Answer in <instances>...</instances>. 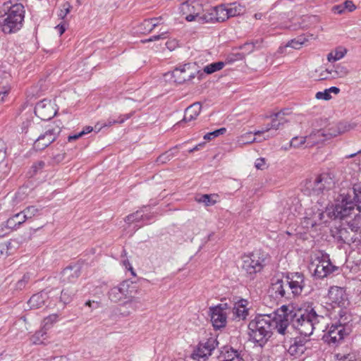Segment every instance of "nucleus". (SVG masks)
Masks as SVG:
<instances>
[{"label": "nucleus", "mask_w": 361, "mask_h": 361, "mask_svg": "<svg viewBox=\"0 0 361 361\" xmlns=\"http://www.w3.org/2000/svg\"><path fill=\"white\" fill-rule=\"evenodd\" d=\"M279 312L281 313L283 321L287 320V328L291 324L299 334L306 337L311 336L314 331H325L324 317L317 314L313 308L294 310L292 307L282 305Z\"/></svg>", "instance_id": "nucleus-1"}, {"label": "nucleus", "mask_w": 361, "mask_h": 361, "mask_svg": "<svg viewBox=\"0 0 361 361\" xmlns=\"http://www.w3.org/2000/svg\"><path fill=\"white\" fill-rule=\"evenodd\" d=\"M286 321L282 320L279 310L273 314L258 315L249 322L250 339L262 346L271 338L274 329L281 335L287 333Z\"/></svg>", "instance_id": "nucleus-2"}, {"label": "nucleus", "mask_w": 361, "mask_h": 361, "mask_svg": "<svg viewBox=\"0 0 361 361\" xmlns=\"http://www.w3.org/2000/svg\"><path fill=\"white\" fill-rule=\"evenodd\" d=\"M0 16V25L4 33L10 34L19 30L24 19V7L12 1L3 4Z\"/></svg>", "instance_id": "nucleus-3"}, {"label": "nucleus", "mask_w": 361, "mask_h": 361, "mask_svg": "<svg viewBox=\"0 0 361 361\" xmlns=\"http://www.w3.org/2000/svg\"><path fill=\"white\" fill-rule=\"evenodd\" d=\"M355 202L361 208V183H356L351 188H342L336 198L334 214L337 218L343 219L348 216L355 209Z\"/></svg>", "instance_id": "nucleus-4"}, {"label": "nucleus", "mask_w": 361, "mask_h": 361, "mask_svg": "<svg viewBox=\"0 0 361 361\" xmlns=\"http://www.w3.org/2000/svg\"><path fill=\"white\" fill-rule=\"evenodd\" d=\"M335 186L334 176L331 173H322L306 180L303 191L310 196H321L322 204L326 205L329 192Z\"/></svg>", "instance_id": "nucleus-5"}, {"label": "nucleus", "mask_w": 361, "mask_h": 361, "mask_svg": "<svg viewBox=\"0 0 361 361\" xmlns=\"http://www.w3.org/2000/svg\"><path fill=\"white\" fill-rule=\"evenodd\" d=\"M199 73L195 64L185 63L180 65L171 72V78L176 84H191Z\"/></svg>", "instance_id": "nucleus-6"}, {"label": "nucleus", "mask_w": 361, "mask_h": 361, "mask_svg": "<svg viewBox=\"0 0 361 361\" xmlns=\"http://www.w3.org/2000/svg\"><path fill=\"white\" fill-rule=\"evenodd\" d=\"M138 290L133 283L123 281L118 286L113 287L109 291V298L114 302L124 301L132 294L137 293Z\"/></svg>", "instance_id": "nucleus-7"}, {"label": "nucleus", "mask_w": 361, "mask_h": 361, "mask_svg": "<svg viewBox=\"0 0 361 361\" xmlns=\"http://www.w3.org/2000/svg\"><path fill=\"white\" fill-rule=\"evenodd\" d=\"M265 258L260 251H255L243 257L242 268L249 274L260 271L264 264Z\"/></svg>", "instance_id": "nucleus-8"}, {"label": "nucleus", "mask_w": 361, "mask_h": 361, "mask_svg": "<svg viewBox=\"0 0 361 361\" xmlns=\"http://www.w3.org/2000/svg\"><path fill=\"white\" fill-rule=\"evenodd\" d=\"M349 331L350 329L346 326L345 322L340 320L339 324H332L329 328L323 338L329 344H335L343 340L344 336L349 334Z\"/></svg>", "instance_id": "nucleus-9"}, {"label": "nucleus", "mask_w": 361, "mask_h": 361, "mask_svg": "<svg viewBox=\"0 0 361 361\" xmlns=\"http://www.w3.org/2000/svg\"><path fill=\"white\" fill-rule=\"evenodd\" d=\"M61 132V127L54 126L49 128L43 134L40 135L34 142L36 150H42L52 143Z\"/></svg>", "instance_id": "nucleus-10"}, {"label": "nucleus", "mask_w": 361, "mask_h": 361, "mask_svg": "<svg viewBox=\"0 0 361 361\" xmlns=\"http://www.w3.org/2000/svg\"><path fill=\"white\" fill-rule=\"evenodd\" d=\"M285 281L288 284V290L291 293V297L301 294L305 287V277L302 274L298 272L288 274Z\"/></svg>", "instance_id": "nucleus-11"}, {"label": "nucleus", "mask_w": 361, "mask_h": 361, "mask_svg": "<svg viewBox=\"0 0 361 361\" xmlns=\"http://www.w3.org/2000/svg\"><path fill=\"white\" fill-rule=\"evenodd\" d=\"M217 345L218 342L214 337H210L206 341H202L192 353L191 357L194 360H199L200 358L205 360L211 355L212 352L215 349Z\"/></svg>", "instance_id": "nucleus-12"}, {"label": "nucleus", "mask_w": 361, "mask_h": 361, "mask_svg": "<svg viewBox=\"0 0 361 361\" xmlns=\"http://www.w3.org/2000/svg\"><path fill=\"white\" fill-rule=\"evenodd\" d=\"M57 112L55 104L51 100L43 99L35 105V114L43 121L53 118Z\"/></svg>", "instance_id": "nucleus-13"}, {"label": "nucleus", "mask_w": 361, "mask_h": 361, "mask_svg": "<svg viewBox=\"0 0 361 361\" xmlns=\"http://www.w3.org/2000/svg\"><path fill=\"white\" fill-rule=\"evenodd\" d=\"M269 293L270 296L276 300L291 298V293H289V290H288V284H286L285 281L279 279H272L271 286L269 289Z\"/></svg>", "instance_id": "nucleus-14"}, {"label": "nucleus", "mask_w": 361, "mask_h": 361, "mask_svg": "<svg viewBox=\"0 0 361 361\" xmlns=\"http://www.w3.org/2000/svg\"><path fill=\"white\" fill-rule=\"evenodd\" d=\"M142 302L139 297L135 296V294H132L129 298H127L120 307V312L124 317L130 315L133 312L139 310L142 306Z\"/></svg>", "instance_id": "nucleus-15"}, {"label": "nucleus", "mask_w": 361, "mask_h": 361, "mask_svg": "<svg viewBox=\"0 0 361 361\" xmlns=\"http://www.w3.org/2000/svg\"><path fill=\"white\" fill-rule=\"evenodd\" d=\"M324 207H322V208H317L316 211H314L313 208L307 210L304 221L306 227H314L323 220L324 217Z\"/></svg>", "instance_id": "nucleus-16"}, {"label": "nucleus", "mask_w": 361, "mask_h": 361, "mask_svg": "<svg viewBox=\"0 0 361 361\" xmlns=\"http://www.w3.org/2000/svg\"><path fill=\"white\" fill-rule=\"evenodd\" d=\"M186 20L189 22L196 20L200 23H214L217 22L214 7L204 11L202 14L188 15L186 17Z\"/></svg>", "instance_id": "nucleus-17"}, {"label": "nucleus", "mask_w": 361, "mask_h": 361, "mask_svg": "<svg viewBox=\"0 0 361 361\" xmlns=\"http://www.w3.org/2000/svg\"><path fill=\"white\" fill-rule=\"evenodd\" d=\"M355 211H357L358 213L355 214V218L350 220L348 222V227L352 233H353L355 235L358 236V239H361V208L360 204H357L356 207L351 213L348 215L350 216L353 213H355Z\"/></svg>", "instance_id": "nucleus-18"}, {"label": "nucleus", "mask_w": 361, "mask_h": 361, "mask_svg": "<svg viewBox=\"0 0 361 361\" xmlns=\"http://www.w3.org/2000/svg\"><path fill=\"white\" fill-rule=\"evenodd\" d=\"M336 269V267L332 265L329 259L323 258L319 261L317 264L314 274L319 278H324L327 275L333 273Z\"/></svg>", "instance_id": "nucleus-19"}, {"label": "nucleus", "mask_w": 361, "mask_h": 361, "mask_svg": "<svg viewBox=\"0 0 361 361\" xmlns=\"http://www.w3.org/2000/svg\"><path fill=\"white\" fill-rule=\"evenodd\" d=\"M329 297L333 303L340 307H343L348 302V298L343 288L340 287H332L329 292Z\"/></svg>", "instance_id": "nucleus-20"}, {"label": "nucleus", "mask_w": 361, "mask_h": 361, "mask_svg": "<svg viewBox=\"0 0 361 361\" xmlns=\"http://www.w3.org/2000/svg\"><path fill=\"white\" fill-rule=\"evenodd\" d=\"M211 321L216 329L224 327L226 324V312H223L221 307L211 309Z\"/></svg>", "instance_id": "nucleus-21"}, {"label": "nucleus", "mask_w": 361, "mask_h": 361, "mask_svg": "<svg viewBox=\"0 0 361 361\" xmlns=\"http://www.w3.org/2000/svg\"><path fill=\"white\" fill-rule=\"evenodd\" d=\"M49 296L48 293L42 291L34 294L28 300L27 305L30 309H37L43 307Z\"/></svg>", "instance_id": "nucleus-22"}, {"label": "nucleus", "mask_w": 361, "mask_h": 361, "mask_svg": "<svg viewBox=\"0 0 361 361\" xmlns=\"http://www.w3.org/2000/svg\"><path fill=\"white\" fill-rule=\"evenodd\" d=\"M247 300L240 299L236 302L233 308V313L236 319L244 320L248 316L249 309L247 307Z\"/></svg>", "instance_id": "nucleus-23"}, {"label": "nucleus", "mask_w": 361, "mask_h": 361, "mask_svg": "<svg viewBox=\"0 0 361 361\" xmlns=\"http://www.w3.org/2000/svg\"><path fill=\"white\" fill-rule=\"evenodd\" d=\"M80 275V266L74 264L67 267L62 272L63 281L73 282Z\"/></svg>", "instance_id": "nucleus-24"}, {"label": "nucleus", "mask_w": 361, "mask_h": 361, "mask_svg": "<svg viewBox=\"0 0 361 361\" xmlns=\"http://www.w3.org/2000/svg\"><path fill=\"white\" fill-rule=\"evenodd\" d=\"M202 109L200 102H195L189 106L185 111L183 119L180 122H190L197 118Z\"/></svg>", "instance_id": "nucleus-25"}, {"label": "nucleus", "mask_w": 361, "mask_h": 361, "mask_svg": "<svg viewBox=\"0 0 361 361\" xmlns=\"http://www.w3.org/2000/svg\"><path fill=\"white\" fill-rule=\"evenodd\" d=\"M286 114L283 111H279L276 114L271 115L270 123V128L276 131L281 129L285 123L288 122V120L286 118Z\"/></svg>", "instance_id": "nucleus-26"}, {"label": "nucleus", "mask_w": 361, "mask_h": 361, "mask_svg": "<svg viewBox=\"0 0 361 361\" xmlns=\"http://www.w3.org/2000/svg\"><path fill=\"white\" fill-rule=\"evenodd\" d=\"M338 238L344 243L348 244L360 240L358 236L355 235L351 231H349L348 227L339 229L338 231Z\"/></svg>", "instance_id": "nucleus-27"}, {"label": "nucleus", "mask_w": 361, "mask_h": 361, "mask_svg": "<svg viewBox=\"0 0 361 361\" xmlns=\"http://www.w3.org/2000/svg\"><path fill=\"white\" fill-rule=\"evenodd\" d=\"M325 71L333 78H344L348 74V68L340 64L332 68H328Z\"/></svg>", "instance_id": "nucleus-28"}, {"label": "nucleus", "mask_w": 361, "mask_h": 361, "mask_svg": "<svg viewBox=\"0 0 361 361\" xmlns=\"http://www.w3.org/2000/svg\"><path fill=\"white\" fill-rule=\"evenodd\" d=\"M25 221L26 219L25 216L23 215V212H20L9 218L6 221V226L8 228L16 229Z\"/></svg>", "instance_id": "nucleus-29"}, {"label": "nucleus", "mask_w": 361, "mask_h": 361, "mask_svg": "<svg viewBox=\"0 0 361 361\" xmlns=\"http://www.w3.org/2000/svg\"><path fill=\"white\" fill-rule=\"evenodd\" d=\"M47 337V330L42 327L31 337V341L35 345L44 344Z\"/></svg>", "instance_id": "nucleus-30"}, {"label": "nucleus", "mask_w": 361, "mask_h": 361, "mask_svg": "<svg viewBox=\"0 0 361 361\" xmlns=\"http://www.w3.org/2000/svg\"><path fill=\"white\" fill-rule=\"evenodd\" d=\"M214 8L215 10L216 20H217V22H223L228 18L227 7L224 5H220Z\"/></svg>", "instance_id": "nucleus-31"}, {"label": "nucleus", "mask_w": 361, "mask_h": 361, "mask_svg": "<svg viewBox=\"0 0 361 361\" xmlns=\"http://www.w3.org/2000/svg\"><path fill=\"white\" fill-rule=\"evenodd\" d=\"M308 42V39L305 36H299L295 39H293L288 42L286 47H290L295 49H299L303 44H305Z\"/></svg>", "instance_id": "nucleus-32"}, {"label": "nucleus", "mask_w": 361, "mask_h": 361, "mask_svg": "<svg viewBox=\"0 0 361 361\" xmlns=\"http://www.w3.org/2000/svg\"><path fill=\"white\" fill-rule=\"evenodd\" d=\"M129 118V116L128 115L126 116H120L118 120H116V119H109L108 120V122L107 123H105L103 125H100L99 123H97L95 126H94V129L97 131V132H99L103 127H105V126H111V125L113 124H115V123H123L126 119H128Z\"/></svg>", "instance_id": "nucleus-33"}, {"label": "nucleus", "mask_w": 361, "mask_h": 361, "mask_svg": "<svg viewBox=\"0 0 361 361\" xmlns=\"http://www.w3.org/2000/svg\"><path fill=\"white\" fill-rule=\"evenodd\" d=\"M216 195H202L200 197H197L196 200L200 203H203L205 206H212L214 205L216 200L214 199L216 197Z\"/></svg>", "instance_id": "nucleus-34"}, {"label": "nucleus", "mask_w": 361, "mask_h": 361, "mask_svg": "<svg viewBox=\"0 0 361 361\" xmlns=\"http://www.w3.org/2000/svg\"><path fill=\"white\" fill-rule=\"evenodd\" d=\"M224 66V63L221 61L215 62L206 66L204 68V72L207 74H212L216 71L221 70Z\"/></svg>", "instance_id": "nucleus-35"}, {"label": "nucleus", "mask_w": 361, "mask_h": 361, "mask_svg": "<svg viewBox=\"0 0 361 361\" xmlns=\"http://www.w3.org/2000/svg\"><path fill=\"white\" fill-rule=\"evenodd\" d=\"M11 241L0 243V259H6L11 255Z\"/></svg>", "instance_id": "nucleus-36"}, {"label": "nucleus", "mask_w": 361, "mask_h": 361, "mask_svg": "<svg viewBox=\"0 0 361 361\" xmlns=\"http://www.w3.org/2000/svg\"><path fill=\"white\" fill-rule=\"evenodd\" d=\"M173 149H171L162 154H161L157 159V162L160 164H166L171 159L173 158L175 156V153L173 152Z\"/></svg>", "instance_id": "nucleus-37"}, {"label": "nucleus", "mask_w": 361, "mask_h": 361, "mask_svg": "<svg viewBox=\"0 0 361 361\" xmlns=\"http://www.w3.org/2000/svg\"><path fill=\"white\" fill-rule=\"evenodd\" d=\"M75 290H69L68 289H63L61 291L60 297L61 301L64 304L69 303L71 301L73 297L75 295Z\"/></svg>", "instance_id": "nucleus-38"}, {"label": "nucleus", "mask_w": 361, "mask_h": 361, "mask_svg": "<svg viewBox=\"0 0 361 361\" xmlns=\"http://www.w3.org/2000/svg\"><path fill=\"white\" fill-rule=\"evenodd\" d=\"M245 57V54L239 51H234L228 55L226 61L228 63H233L237 61H241Z\"/></svg>", "instance_id": "nucleus-39"}, {"label": "nucleus", "mask_w": 361, "mask_h": 361, "mask_svg": "<svg viewBox=\"0 0 361 361\" xmlns=\"http://www.w3.org/2000/svg\"><path fill=\"white\" fill-rule=\"evenodd\" d=\"M224 361H244V360L240 356L237 350L231 348V350L227 351Z\"/></svg>", "instance_id": "nucleus-40"}, {"label": "nucleus", "mask_w": 361, "mask_h": 361, "mask_svg": "<svg viewBox=\"0 0 361 361\" xmlns=\"http://www.w3.org/2000/svg\"><path fill=\"white\" fill-rule=\"evenodd\" d=\"M337 130L339 132V135L343 134L355 128V123H348L346 122H340L336 123Z\"/></svg>", "instance_id": "nucleus-41"}, {"label": "nucleus", "mask_w": 361, "mask_h": 361, "mask_svg": "<svg viewBox=\"0 0 361 361\" xmlns=\"http://www.w3.org/2000/svg\"><path fill=\"white\" fill-rule=\"evenodd\" d=\"M194 9V6H191L188 1L183 2L180 7V12L185 16V18L190 14H197V13H195Z\"/></svg>", "instance_id": "nucleus-42"}, {"label": "nucleus", "mask_w": 361, "mask_h": 361, "mask_svg": "<svg viewBox=\"0 0 361 361\" xmlns=\"http://www.w3.org/2000/svg\"><path fill=\"white\" fill-rule=\"evenodd\" d=\"M58 317L56 314H52L45 317L43 320L42 327L47 331L57 321Z\"/></svg>", "instance_id": "nucleus-43"}, {"label": "nucleus", "mask_w": 361, "mask_h": 361, "mask_svg": "<svg viewBox=\"0 0 361 361\" xmlns=\"http://www.w3.org/2000/svg\"><path fill=\"white\" fill-rule=\"evenodd\" d=\"M153 23L149 19L145 20L140 25V30L143 33L151 32L154 28L155 24H152Z\"/></svg>", "instance_id": "nucleus-44"}, {"label": "nucleus", "mask_w": 361, "mask_h": 361, "mask_svg": "<svg viewBox=\"0 0 361 361\" xmlns=\"http://www.w3.org/2000/svg\"><path fill=\"white\" fill-rule=\"evenodd\" d=\"M39 210L36 207L30 206L26 207L23 211H22V212L27 220L37 215L39 213Z\"/></svg>", "instance_id": "nucleus-45"}, {"label": "nucleus", "mask_w": 361, "mask_h": 361, "mask_svg": "<svg viewBox=\"0 0 361 361\" xmlns=\"http://www.w3.org/2000/svg\"><path fill=\"white\" fill-rule=\"evenodd\" d=\"M322 135L328 136L329 137H334L339 135V132L337 130L336 123L331 125Z\"/></svg>", "instance_id": "nucleus-46"}, {"label": "nucleus", "mask_w": 361, "mask_h": 361, "mask_svg": "<svg viewBox=\"0 0 361 361\" xmlns=\"http://www.w3.org/2000/svg\"><path fill=\"white\" fill-rule=\"evenodd\" d=\"M271 130H273L272 128H270V123L267 124L264 128H263L260 130H257L255 133V135H259L265 133H268L264 139H268L269 137H272L276 136V133H269Z\"/></svg>", "instance_id": "nucleus-47"}, {"label": "nucleus", "mask_w": 361, "mask_h": 361, "mask_svg": "<svg viewBox=\"0 0 361 361\" xmlns=\"http://www.w3.org/2000/svg\"><path fill=\"white\" fill-rule=\"evenodd\" d=\"M344 56L343 51H335L329 53L327 56V59L329 62H334L342 59Z\"/></svg>", "instance_id": "nucleus-48"}, {"label": "nucleus", "mask_w": 361, "mask_h": 361, "mask_svg": "<svg viewBox=\"0 0 361 361\" xmlns=\"http://www.w3.org/2000/svg\"><path fill=\"white\" fill-rule=\"evenodd\" d=\"M255 137L252 134V133H246V134L242 135L240 137V138L239 139L238 142L240 144L245 145V144L252 143V142H255Z\"/></svg>", "instance_id": "nucleus-49"}, {"label": "nucleus", "mask_w": 361, "mask_h": 361, "mask_svg": "<svg viewBox=\"0 0 361 361\" xmlns=\"http://www.w3.org/2000/svg\"><path fill=\"white\" fill-rule=\"evenodd\" d=\"M288 352L291 355L298 356L302 355L305 352V350L300 348L297 345H295L294 343H292L288 349Z\"/></svg>", "instance_id": "nucleus-50"}, {"label": "nucleus", "mask_w": 361, "mask_h": 361, "mask_svg": "<svg viewBox=\"0 0 361 361\" xmlns=\"http://www.w3.org/2000/svg\"><path fill=\"white\" fill-rule=\"evenodd\" d=\"M306 137H294L290 142V145L291 147H300L301 145L305 143L306 142Z\"/></svg>", "instance_id": "nucleus-51"}, {"label": "nucleus", "mask_w": 361, "mask_h": 361, "mask_svg": "<svg viewBox=\"0 0 361 361\" xmlns=\"http://www.w3.org/2000/svg\"><path fill=\"white\" fill-rule=\"evenodd\" d=\"M241 8L235 4L231 5L230 7H227V14L228 18L231 17H234L240 13Z\"/></svg>", "instance_id": "nucleus-52"}, {"label": "nucleus", "mask_w": 361, "mask_h": 361, "mask_svg": "<svg viewBox=\"0 0 361 361\" xmlns=\"http://www.w3.org/2000/svg\"><path fill=\"white\" fill-rule=\"evenodd\" d=\"M72 6L68 2H66L62 5V8L61 9L59 16L63 19L66 15L71 11Z\"/></svg>", "instance_id": "nucleus-53"}, {"label": "nucleus", "mask_w": 361, "mask_h": 361, "mask_svg": "<svg viewBox=\"0 0 361 361\" xmlns=\"http://www.w3.org/2000/svg\"><path fill=\"white\" fill-rule=\"evenodd\" d=\"M240 49L242 50L241 52H244L245 56L252 53L255 49V45L252 43H245L242 45Z\"/></svg>", "instance_id": "nucleus-54"}, {"label": "nucleus", "mask_w": 361, "mask_h": 361, "mask_svg": "<svg viewBox=\"0 0 361 361\" xmlns=\"http://www.w3.org/2000/svg\"><path fill=\"white\" fill-rule=\"evenodd\" d=\"M315 97L317 99L329 100L331 98V96L329 94V92L327 91V89H326L323 92H317Z\"/></svg>", "instance_id": "nucleus-55"}, {"label": "nucleus", "mask_w": 361, "mask_h": 361, "mask_svg": "<svg viewBox=\"0 0 361 361\" xmlns=\"http://www.w3.org/2000/svg\"><path fill=\"white\" fill-rule=\"evenodd\" d=\"M255 167L259 170H264L267 168L266 159L264 158H259L255 161Z\"/></svg>", "instance_id": "nucleus-56"}, {"label": "nucleus", "mask_w": 361, "mask_h": 361, "mask_svg": "<svg viewBox=\"0 0 361 361\" xmlns=\"http://www.w3.org/2000/svg\"><path fill=\"white\" fill-rule=\"evenodd\" d=\"M343 5L344 6L345 10L348 12H351L355 9V6L352 1L347 0L344 3H343Z\"/></svg>", "instance_id": "nucleus-57"}, {"label": "nucleus", "mask_w": 361, "mask_h": 361, "mask_svg": "<svg viewBox=\"0 0 361 361\" xmlns=\"http://www.w3.org/2000/svg\"><path fill=\"white\" fill-rule=\"evenodd\" d=\"M336 361H355L354 357L350 354L338 355Z\"/></svg>", "instance_id": "nucleus-58"}, {"label": "nucleus", "mask_w": 361, "mask_h": 361, "mask_svg": "<svg viewBox=\"0 0 361 361\" xmlns=\"http://www.w3.org/2000/svg\"><path fill=\"white\" fill-rule=\"evenodd\" d=\"M293 343L295 345H297L300 348L305 350L306 348L305 346V341L303 338H295L293 340Z\"/></svg>", "instance_id": "nucleus-59"}, {"label": "nucleus", "mask_w": 361, "mask_h": 361, "mask_svg": "<svg viewBox=\"0 0 361 361\" xmlns=\"http://www.w3.org/2000/svg\"><path fill=\"white\" fill-rule=\"evenodd\" d=\"M30 279L29 275L25 274L21 280H19L17 283V288L22 289L24 286L25 283L28 281Z\"/></svg>", "instance_id": "nucleus-60"}, {"label": "nucleus", "mask_w": 361, "mask_h": 361, "mask_svg": "<svg viewBox=\"0 0 361 361\" xmlns=\"http://www.w3.org/2000/svg\"><path fill=\"white\" fill-rule=\"evenodd\" d=\"M44 165H45V164L43 161H39L32 165V169L36 173L39 170H41L44 166Z\"/></svg>", "instance_id": "nucleus-61"}, {"label": "nucleus", "mask_w": 361, "mask_h": 361, "mask_svg": "<svg viewBox=\"0 0 361 361\" xmlns=\"http://www.w3.org/2000/svg\"><path fill=\"white\" fill-rule=\"evenodd\" d=\"M332 10L337 14H342L345 11L343 4L334 6Z\"/></svg>", "instance_id": "nucleus-62"}, {"label": "nucleus", "mask_w": 361, "mask_h": 361, "mask_svg": "<svg viewBox=\"0 0 361 361\" xmlns=\"http://www.w3.org/2000/svg\"><path fill=\"white\" fill-rule=\"evenodd\" d=\"M139 216V212H137L135 214H132L130 215H128L126 218V221L128 223L133 222L135 220H136L138 218Z\"/></svg>", "instance_id": "nucleus-63"}, {"label": "nucleus", "mask_w": 361, "mask_h": 361, "mask_svg": "<svg viewBox=\"0 0 361 361\" xmlns=\"http://www.w3.org/2000/svg\"><path fill=\"white\" fill-rule=\"evenodd\" d=\"M84 135H85L84 132H80V133L74 134L73 135H69L68 137V142H72V141L76 140L78 138H80L82 136H83Z\"/></svg>", "instance_id": "nucleus-64"}]
</instances>
